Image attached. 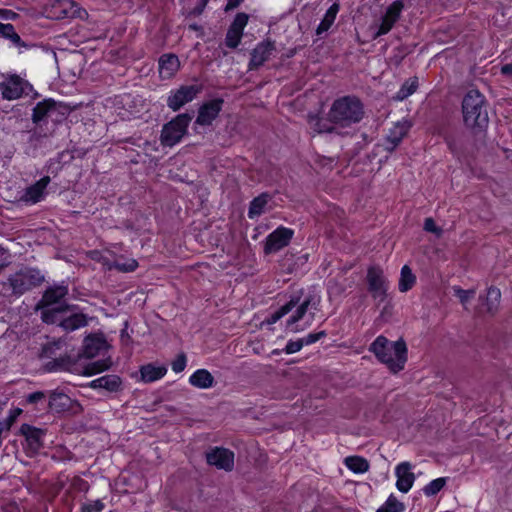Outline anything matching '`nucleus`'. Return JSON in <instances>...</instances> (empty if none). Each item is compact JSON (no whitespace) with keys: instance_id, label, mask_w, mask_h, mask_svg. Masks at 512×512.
<instances>
[{"instance_id":"72a5a7b5","label":"nucleus","mask_w":512,"mask_h":512,"mask_svg":"<svg viewBox=\"0 0 512 512\" xmlns=\"http://www.w3.org/2000/svg\"><path fill=\"white\" fill-rule=\"evenodd\" d=\"M296 300H289L286 304L281 306L278 310L272 313L266 320L268 324H274L279 321L282 317L290 313L295 307Z\"/></svg>"},{"instance_id":"6ab92c4d","label":"nucleus","mask_w":512,"mask_h":512,"mask_svg":"<svg viewBox=\"0 0 512 512\" xmlns=\"http://www.w3.org/2000/svg\"><path fill=\"white\" fill-rule=\"evenodd\" d=\"M410 129L408 122H398L390 129L385 142V150L388 152L394 151V149L401 143L403 138L407 135Z\"/></svg>"},{"instance_id":"6e6d98bb","label":"nucleus","mask_w":512,"mask_h":512,"mask_svg":"<svg viewBox=\"0 0 512 512\" xmlns=\"http://www.w3.org/2000/svg\"><path fill=\"white\" fill-rule=\"evenodd\" d=\"M13 28L14 26L12 24H4L0 22V37L7 39Z\"/></svg>"},{"instance_id":"4d7b16f0","label":"nucleus","mask_w":512,"mask_h":512,"mask_svg":"<svg viewBox=\"0 0 512 512\" xmlns=\"http://www.w3.org/2000/svg\"><path fill=\"white\" fill-rule=\"evenodd\" d=\"M44 397H45V394L43 392L37 391V392L31 393L27 396V402L30 404H35L38 401L44 399Z\"/></svg>"},{"instance_id":"09e8293b","label":"nucleus","mask_w":512,"mask_h":512,"mask_svg":"<svg viewBox=\"0 0 512 512\" xmlns=\"http://www.w3.org/2000/svg\"><path fill=\"white\" fill-rule=\"evenodd\" d=\"M326 336L325 331H320L318 333H310L306 335L305 337L301 338L303 342V346L311 345L318 340H320L322 337Z\"/></svg>"},{"instance_id":"4be33fe9","label":"nucleus","mask_w":512,"mask_h":512,"mask_svg":"<svg viewBox=\"0 0 512 512\" xmlns=\"http://www.w3.org/2000/svg\"><path fill=\"white\" fill-rule=\"evenodd\" d=\"M106 348V340L102 334L88 335L83 342V353L87 358H93Z\"/></svg>"},{"instance_id":"f3484780","label":"nucleus","mask_w":512,"mask_h":512,"mask_svg":"<svg viewBox=\"0 0 512 512\" xmlns=\"http://www.w3.org/2000/svg\"><path fill=\"white\" fill-rule=\"evenodd\" d=\"M49 176H44L33 185L27 187L20 200L27 204H36L45 197V190L50 183Z\"/></svg>"},{"instance_id":"2f4dec72","label":"nucleus","mask_w":512,"mask_h":512,"mask_svg":"<svg viewBox=\"0 0 512 512\" xmlns=\"http://www.w3.org/2000/svg\"><path fill=\"white\" fill-rule=\"evenodd\" d=\"M416 282V277L412 273V270L409 266L404 265L401 269L400 280H399V290L401 292H407L410 290Z\"/></svg>"},{"instance_id":"bf43d9fd","label":"nucleus","mask_w":512,"mask_h":512,"mask_svg":"<svg viewBox=\"0 0 512 512\" xmlns=\"http://www.w3.org/2000/svg\"><path fill=\"white\" fill-rule=\"evenodd\" d=\"M501 73L506 76H512V63L503 65L501 67Z\"/></svg>"},{"instance_id":"cd10ccee","label":"nucleus","mask_w":512,"mask_h":512,"mask_svg":"<svg viewBox=\"0 0 512 512\" xmlns=\"http://www.w3.org/2000/svg\"><path fill=\"white\" fill-rule=\"evenodd\" d=\"M271 196L268 193H262L250 202L248 217L254 219L265 212V208L270 201Z\"/></svg>"},{"instance_id":"1a4fd4ad","label":"nucleus","mask_w":512,"mask_h":512,"mask_svg":"<svg viewBox=\"0 0 512 512\" xmlns=\"http://www.w3.org/2000/svg\"><path fill=\"white\" fill-rule=\"evenodd\" d=\"M31 89L32 86L18 75H10L0 82L1 95L9 101L19 99Z\"/></svg>"},{"instance_id":"473e14b6","label":"nucleus","mask_w":512,"mask_h":512,"mask_svg":"<svg viewBox=\"0 0 512 512\" xmlns=\"http://www.w3.org/2000/svg\"><path fill=\"white\" fill-rule=\"evenodd\" d=\"M348 469L355 473H364L369 469V463L366 459L359 456H350L345 459Z\"/></svg>"},{"instance_id":"c756f323","label":"nucleus","mask_w":512,"mask_h":512,"mask_svg":"<svg viewBox=\"0 0 512 512\" xmlns=\"http://www.w3.org/2000/svg\"><path fill=\"white\" fill-rule=\"evenodd\" d=\"M56 102L52 99H45L39 102L34 108L32 113V120L38 123L43 120L51 111L55 110Z\"/></svg>"},{"instance_id":"a18cd8bd","label":"nucleus","mask_w":512,"mask_h":512,"mask_svg":"<svg viewBox=\"0 0 512 512\" xmlns=\"http://www.w3.org/2000/svg\"><path fill=\"white\" fill-rule=\"evenodd\" d=\"M105 505L101 500L84 503L81 507L82 512H101Z\"/></svg>"},{"instance_id":"e433bc0d","label":"nucleus","mask_w":512,"mask_h":512,"mask_svg":"<svg viewBox=\"0 0 512 512\" xmlns=\"http://www.w3.org/2000/svg\"><path fill=\"white\" fill-rule=\"evenodd\" d=\"M446 484V478H437L428 483L424 488L423 492L426 496L436 495Z\"/></svg>"},{"instance_id":"dca6fc26","label":"nucleus","mask_w":512,"mask_h":512,"mask_svg":"<svg viewBox=\"0 0 512 512\" xmlns=\"http://www.w3.org/2000/svg\"><path fill=\"white\" fill-rule=\"evenodd\" d=\"M411 470V463L406 461L401 462L395 468L396 487L402 493H407L414 484L415 474Z\"/></svg>"},{"instance_id":"a211bd4d","label":"nucleus","mask_w":512,"mask_h":512,"mask_svg":"<svg viewBox=\"0 0 512 512\" xmlns=\"http://www.w3.org/2000/svg\"><path fill=\"white\" fill-rule=\"evenodd\" d=\"M223 100L214 99L203 104L198 111L196 124L210 125L222 109Z\"/></svg>"},{"instance_id":"0eeeda50","label":"nucleus","mask_w":512,"mask_h":512,"mask_svg":"<svg viewBox=\"0 0 512 512\" xmlns=\"http://www.w3.org/2000/svg\"><path fill=\"white\" fill-rule=\"evenodd\" d=\"M43 279L44 278L39 271L34 269H25L11 275L8 281L13 293L22 295L41 284Z\"/></svg>"},{"instance_id":"603ef678","label":"nucleus","mask_w":512,"mask_h":512,"mask_svg":"<svg viewBox=\"0 0 512 512\" xmlns=\"http://www.w3.org/2000/svg\"><path fill=\"white\" fill-rule=\"evenodd\" d=\"M424 230L427 232L434 233L436 235H440L442 230L438 228L432 218H426L424 222Z\"/></svg>"},{"instance_id":"c9c22d12","label":"nucleus","mask_w":512,"mask_h":512,"mask_svg":"<svg viewBox=\"0 0 512 512\" xmlns=\"http://www.w3.org/2000/svg\"><path fill=\"white\" fill-rule=\"evenodd\" d=\"M418 87V82L416 79H409L403 83L400 90L396 94V98L398 100H404L410 95H412Z\"/></svg>"},{"instance_id":"4c0bfd02","label":"nucleus","mask_w":512,"mask_h":512,"mask_svg":"<svg viewBox=\"0 0 512 512\" xmlns=\"http://www.w3.org/2000/svg\"><path fill=\"white\" fill-rule=\"evenodd\" d=\"M453 291L454 295L459 299L463 306H466L470 300L474 298L476 293L474 289L464 290L459 286H454Z\"/></svg>"},{"instance_id":"de8ad7c7","label":"nucleus","mask_w":512,"mask_h":512,"mask_svg":"<svg viewBox=\"0 0 512 512\" xmlns=\"http://www.w3.org/2000/svg\"><path fill=\"white\" fill-rule=\"evenodd\" d=\"M303 342L300 339L289 340L284 348L286 354H293L300 351L303 348Z\"/></svg>"},{"instance_id":"9b49d317","label":"nucleus","mask_w":512,"mask_h":512,"mask_svg":"<svg viewBox=\"0 0 512 512\" xmlns=\"http://www.w3.org/2000/svg\"><path fill=\"white\" fill-rule=\"evenodd\" d=\"M202 91L201 85H185L175 91H171L167 99V105L173 111H178L186 103L191 102Z\"/></svg>"},{"instance_id":"c03bdc74","label":"nucleus","mask_w":512,"mask_h":512,"mask_svg":"<svg viewBox=\"0 0 512 512\" xmlns=\"http://www.w3.org/2000/svg\"><path fill=\"white\" fill-rule=\"evenodd\" d=\"M247 23H248V15L245 13H238L236 15L234 21L232 22L230 28L243 33V30H244L245 26L247 25Z\"/></svg>"},{"instance_id":"49530a36","label":"nucleus","mask_w":512,"mask_h":512,"mask_svg":"<svg viewBox=\"0 0 512 512\" xmlns=\"http://www.w3.org/2000/svg\"><path fill=\"white\" fill-rule=\"evenodd\" d=\"M186 363H187L186 355L184 353H181L172 362V364H171L172 370L175 373H180L185 369Z\"/></svg>"},{"instance_id":"7ed1b4c3","label":"nucleus","mask_w":512,"mask_h":512,"mask_svg":"<svg viewBox=\"0 0 512 512\" xmlns=\"http://www.w3.org/2000/svg\"><path fill=\"white\" fill-rule=\"evenodd\" d=\"M463 120L467 127L483 129L489 118L484 96L477 90H470L462 101Z\"/></svg>"},{"instance_id":"58836bf2","label":"nucleus","mask_w":512,"mask_h":512,"mask_svg":"<svg viewBox=\"0 0 512 512\" xmlns=\"http://www.w3.org/2000/svg\"><path fill=\"white\" fill-rule=\"evenodd\" d=\"M113 266L121 272H132L138 267L135 259H116Z\"/></svg>"},{"instance_id":"79ce46f5","label":"nucleus","mask_w":512,"mask_h":512,"mask_svg":"<svg viewBox=\"0 0 512 512\" xmlns=\"http://www.w3.org/2000/svg\"><path fill=\"white\" fill-rule=\"evenodd\" d=\"M110 365H111V362L108 360H99V361L91 363L87 367V372L89 375L97 374V373H100V372H103V371L109 369Z\"/></svg>"},{"instance_id":"052dcab7","label":"nucleus","mask_w":512,"mask_h":512,"mask_svg":"<svg viewBox=\"0 0 512 512\" xmlns=\"http://www.w3.org/2000/svg\"><path fill=\"white\" fill-rule=\"evenodd\" d=\"M7 250L0 245V263L4 262L7 264Z\"/></svg>"},{"instance_id":"864d4df0","label":"nucleus","mask_w":512,"mask_h":512,"mask_svg":"<svg viewBox=\"0 0 512 512\" xmlns=\"http://www.w3.org/2000/svg\"><path fill=\"white\" fill-rule=\"evenodd\" d=\"M21 412V409H16L12 411L5 420L1 421V423H5V428L7 432L10 430L12 424L14 423L16 418L21 414Z\"/></svg>"},{"instance_id":"4468645a","label":"nucleus","mask_w":512,"mask_h":512,"mask_svg":"<svg viewBox=\"0 0 512 512\" xmlns=\"http://www.w3.org/2000/svg\"><path fill=\"white\" fill-rule=\"evenodd\" d=\"M275 51V42L270 39L258 43L251 52L249 69L255 70L261 67Z\"/></svg>"},{"instance_id":"a878e982","label":"nucleus","mask_w":512,"mask_h":512,"mask_svg":"<svg viewBox=\"0 0 512 512\" xmlns=\"http://www.w3.org/2000/svg\"><path fill=\"white\" fill-rule=\"evenodd\" d=\"M189 383L199 389H208L214 386L215 380L208 370L198 369L189 377Z\"/></svg>"},{"instance_id":"bb28decb","label":"nucleus","mask_w":512,"mask_h":512,"mask_svg":"<svg viewBox=\"0 0 512 512\" xmlns=\"http://www.w3.org/2000/svg\"><path fill=\"white\" fill-rule=\"evenodd\" d=\"M71 399L63 392L53 391L49 397V408L57 413L66 411L70 408Z\"/></svg>"},{"instance_id":"2eb2a0df","label":"nucleus","mask_w":512,"mask_h":512,"mask_svg":"<svg viewBox=\"0 0 512 512\" xmlns=\"http://www.w3.org/2000/svg\"><path fill=\"white\" fill-rule=\"evenodd\" d=\"M20 433L25 437L28 452L32 454L38 453L43 446L45 431L29 424H22Z\"/></svg>"},{"instance_id":"5fc2aeb1","label":"nucleus","mask_w":512,"mask_h":512,"mask_svg":"<svg viewBox=\"0 0 512 512\" xmlns=\"http://www.w3.org/2000/svg\"><path fill=\"white\" fill-rule=\"evenodd\" d=\"M0 18L4 20H15L18 18V14L12 10L0 9Z\"/></svg>"},{"instance_id":"aec40b11","label":"nucleus","mask_w":512,"mask_h":512,"mask_svg":"<svg viewBox=\"0 0 512 512\" xmlns=\"http://www.w3.org/2000/svg\"><path fill=\"white\" fill-rule=\"evenodd\" d=\"M75 306L73 305H60V306H45L42 308H37V305L35 306L36 311H40L41 313V320L46 324H56L60 322L61 317L60 315L71 311Z\"/></svg>"},{"instance_id":"680f3d73","label":"nucleus","mask_w":512,"mask_h":512,"mask_svg":"<svg viewBox=\"0 0 512 512\" xmlns=\"http://www.w3.org/2000/svg\"><path fill=\"white\" fill-rule=\"evenodd\" d=\"M59 3L63 7V12H66L67 7L71 4L69 0H61Z\"/></svg>"},{"instance_id":"e2e57ef3","label":"nucleus","mask_w":512,"mask_h":512,"mask_svg":"<svg viewBox=\"0 0 512 512\" xmlns=\"http://www.w3.org/2000/svg\"><path fill=\"white\" fill-rule=\"evenodd\" d=\"M207 0H203L201 7H198L197 13L200 14L205 7Z\"/></svg>"},{"instance_id":"9d476101","label":"nucleus","mask_w":512,"mask_h":512,"mask_svg":"<svg viewBox=\"0 0 512 512\" xmlns=\"http://www.w3.org/2000/svg\"><path fill=\"white\" fill-rule=\"evenodd\" d=\"M294 235L290 228L280 226L271 232L265 239L264 253L274 254L289 245Z\"/></svg>"},{"instance_id":"a19ab883","label":"nucleus","mask_w":512,"mask_h":512,"mask_svg":"<svg viewBox=\"0 0 512 512\" xmlns=\"http://www.w3.org/2000/svg\"><path fill=\"white\" fill-rule=\"evenodd\" d=\"M310 125L318 133H323V132L330 133L334 129L327 122L323 121L322 119H320L318 117H311Z\"/></svg>"},{"instance_id":"b1692460","label":"nucleus","mask_w":512,"mask_h":512,"mask_svg":"<svg viewBox=\"0 0 512 512\" xmlns=\"http://www.w3.org/2000/svg\"><path fill=\"white\" fill-rule=\"evenodd\" d=\"M500 299V289L493 286L488 288L485 297H479V300L482 302V306L484 307L485 312L491 315H494L497 312L500 305Z\"/></svg>"},{"instance_id":"5701e85b","label":"nucleus","mask_w":512,"mask_h":512,"mask_svg":"<svg viewBox=\"0 0 512 512\" xmlns=\"http://www.w3.org/2000/svg\"><path fill=\"white\" fill-rule=\"evenodd\" d=\"M179 67V59L174 54H164L159 59V74L163 79H170Z\"/></svg>"},{"instance_id":"f704fd0d","label":"nucleus","mask_w":512,"mask_h":512,"mask_svg":"<svg viewBox=\"0 0 512 512\" xmlns=\"http://www.w3.org/2000/svg\"><path fill=\"white\" fill-rule=\"evenodd\" d=\"M404 509V504L391 494L377 512H403Z\"/></svg>"},{"instance_id":"393cba45","label":"nucleus","mask_w":512,"mask_h":512,"mask_svg":"<svg viewBox=\"0 0 512 512\" xmlns=\"http://www.w3.org/2000/svg\"><path fill=\"white\" fill-rule=\"evenodd\" d=\"M121 386V379L117 375H104L90 382L93 389H105L108 392H116Z\"/></svg>"},{"instance_id":"8fccbe9b","label":"nucleus","mask_w":512,"mask_h":512,"mask_svg":"<svg viewBox=\"0 0 512 512\" xmlns=\"http://www.w3.org/2000/svg\"><path fill=\"white\" fill-rule=\"evenodd\" d=\"M7 39L10 40L13 43V45L20 49L29 47V45L22 41L20 36L16 33L15 28H13L12 32L10 33Z\"/></svg>"},{"instance_id":"412c9836","label":"nucleus","mask_w":512,"mask_h":512,"mask_svg":"<svg viewBox=\"0 0 512 512\" xmlns=\"http://www.w3.org/2000/svg\"><path fill=\"white\" fill-rule=\"evenodd\" d=\"M89 319L88 315L82 312H74L69 316L62 317L58 326L66 332H72L86 327L89 324Z\"/></svg>"},{"instance_id":"c85d7f7f","label":"nucleus","mask_w":512,"mask_h":512,"mask_svg":"<svg viewBox=\"0 0 512 512\" xmlns=\"http://www.w3.org/2000/svg\"><path fill=\"white\" fill-rule=\"evenodd\" d=\"M141 378L144 382L150 383L161 379L167 372L165 366L145 365L141 368Z\"/></svg>"},{"instance_id":"3c124183","label":"nucleus","mask_w":512,"mask_h":512,"mask_svg":"<svg viewBox=\"0 0 512 512\" xmlns=\"http://www.w3.org/2000/svg\"><path fill=\"white\" fill-rule=\"evenodd\" d=\"M67 361L63 358L54 359L53 361H50L47 363L46 367L49 371H57L64 369L66 366Z\"/></svg>"},{"instance_id":"39448f33","label":"nucleus","mask_w":512,"mask_h":512,"mask_svg":"<svg viewBox=\"0 0 512 512\" xmlns=\"http://www.w3.org/2000/svg\"><path fill=\"white\" fill-rule=\"evenodd\" d=\"M191 120V115L183 113L177 115L173 120L165 124L161 132L162 145L172 147L179 143L187 133Z\"/></svg>"},{"instance_id":"ea45409f","label":"nucleus","mask_w":512,"mask_h":512,"mask_svg":"<svg viewBox=\"0 0 512 512\" xmlns=\"http://www.w3.org/2000/svg\"><path fill=\"white\" fill-rule=\"evenodd\" d=\"M242 35L243 33H241L240 31H236L229 27L225 39L226 45L232 49L236 48L241 41Z\"/></svg>"},{"instance_id":"f03ea898","label":"nucleus","mask_w":512,"mask_h":512,"mask_svg":"<svg viewBox=\"0 0 512 512\" xmlns=\"http://www.w3.org/2000/svg\"><path fill=\"white\" fill-rule=\"evenodd\" d=\"M364 117V106L355 96H344L336 99L328 112L330 123L340 127H349L359 123Z\"/></svg>"},{"instance_id":"7c9ffc66","label":"nucleus","mask_w":512,"mask_h":512,"mask_svg":"<svg viewBox=\"0 0 512 512\" xmlns=\"http://www.w3.org/2000/svg\"><path fill=\"white\" fill-rule=\"evenodd\" d=\"M338 12H339V4L338 3H333L328 8V10L326 11L322 21L318 25V27L316 29V34L317 35L320 36L321 34H323L324 32L329 30V28L334 23Z\"/></svg>"},{"instance_id":"6e6552de","label":"nucleus","mask_w":512,"mask_h":512,"mask_svg":"<svg viewBox=\"0 0 512 512\" xmlns=\"http://www.w3.org/2000/svg\"><path fill=\"white\" fill-rule=\"evenodd\" d=\"M368 291L378 303L385 301L388 291V281L379 267H370L367 271Z\"/></svg>"},{"instance_id":"423d86ee","label":"nucleus","mask_w":512,"mask_h":512,"mask_svg":"<svg viewBox=\"0 0 512 512\" xmlns=\"http://www.w3.org/2000/svg\"><path fill=\"white\" fill-rule=\"evenodd\" d=\"M403 9L404 3L402 0L392 2L379 20L371 25L370 28L373 30V39L388 34L400 19Z\"/></svg>"},{"instance_id":"f8f14e48","label":"nucleus","mask_w":512,"mask_h":512,"mask_svg":"<svg viewBox=\"0 0 512 512\" xmlns=\"http://www.w3.org/2000/svg\"><path fill=\"white\" fill-rule=\"evenodd\" d=\"M206 460L209 465L217 469L232 471L234 468V453L226 448L215 447L206 453Z\"/></svg>"},{"instance_id":"20e7f679","label":"nucleus","mask_w":512,"mask_h":512,"mask_svg":"<svg viewBox=\"0 0 512 512\" xmlns=\"http://www.w3.org/2000/svg\"><path fill=\"white\" fill-rule=\"evenodd\" d=\"M290 300H296L297 302L291 311L292 315L287 319L286 328L292 332H298L300 329L297 323L303 320L306 315L308 317V326L313 322L315 311L319 310L321 297L318 294L309 293L303 299L299 295H293Z\"/></svg>"},{"instance_id":"37998d69","label":"nucleus","mask_w":512,"mask_h":512,"mask_svg":"<svg viewBox=\"0 0 512 512\" xmlns=\"http://www.w3.org/2000/svg\"><path fill=\"white\" fill-rule=\"evenodd\" d=\"M63 344L62 340L49 342L43 346L41 356L45 358H50L55 355L56 350L60 349Z\"/></svg>"},{"instance_id":"ddd939ff","label":"nucleus","mask_w":512,"mask_h":512,"mask_svg":"<svg viewBox=\"0 0 512 512\" xmlns=\"http://www.w3.org/2000/svg\"><path fill=\"white\" fill-rule=\"evenodd\" d=\"M69 289L67 285L59 284L49 286L43 293L42 298L37 303V308L45 306H60L68 305L65 302V297L68 295Z\"/></svg>"},{"instance_id":"13d9d810","label":"nucleus","mask_w":512,"mask_h":512,"mask_svg":"<svg viewBox=\"0 0 512 512\" xmlns=\"http://www.w3.org/2000/svg\"><path fill=\"white\" fill-rule=\"evenodd\" d=\"M244 0H228L227 4H226V7H225V10L228 11V10H232V9H235L237 8L241 2H243Z\"/></svg>"},{"instance_id":"f257e3e1","label":"nucleus","mask_w":512,"mask_h":512,"mask_svg":"<svg viewBox=\"0 0 512 512\" xmlns=\"http://www.w3.org/2000/svg\"><path fill=\"white\" fill-rule=\"evenodd\" d=\"M369 351L393 373L401 371L407 361V346L402 339L390 342L386 337L378 336L370 345Z\"/></svg>"}]
</instances>
